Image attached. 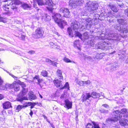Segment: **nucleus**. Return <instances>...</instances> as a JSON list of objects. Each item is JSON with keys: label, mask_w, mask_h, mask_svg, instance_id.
<instances>
[{"label": "nucleus", "mask_w": 128, "mask_h": 128, "mask_svg": "<svg viewBox=\"0 0 128 128\" xmlns=\"http://www.w3.org/2000/svg\"><path fill=\"white\" fill-rule=\"evenodd\" d=\"M83 36V38L84 39H88V38L89 36L88 33L87 32H85L84 33Z\"/></svg>", "instance_id": "72a5a7b5"}, {"label": "nucleus", "mask_w": 128, "mask_h": 128, "mask_svg": "<svg viewBox=\"0 0 128 128\" xmlns=\"http://www.w3.org/2000/svg\"><path fill=\"white\" fill-rule=\"evenodd\" d=\"M74 34L75 36V37L77 36L81 39L82 40V35L79 32L77 31H76V30H75Z\"/></svg>", "instance_id": "b1692460"}, {"label": "nucleus", "mask_w": 128, "mask_h": 128, "mask_svg": "<svg viewBox=\"0 0 128 128\" xmlns=\"http://www.w3.org/2000/svg\"><path fill=\"white\" fill-rule=\"evenodd\" d=\"M65 96V94L64 93H63V94H62L61 96L60 97V98H64V97Z\"/></svg>", "instance_id": "338daca9"}, {"label": "nucleus", "mask_w": 128, "mask_h": 128, "mask_svg": "<svg viewBox=\"0 0 128 128\" xmlns=\"http://www.w3.org/2000/svg\"><path fill=\"white\" fill-rule=\"evenodd\" d=\"M22 108H23L22 106L19 105L16 108V111L18 112L20 110H21Z\"/></svg>", "instance_id": "37998d69"}, {"label": "nucleus", "mask_w": 128, "mask_h": 128, "mask_svg": "<svg viewBox=\"0 0 128 128\" xmlns=\"http://www.w3.org/2000/svg\"><path fill=\"white\" fill-rule=\"evenodd\" d=\"M80 24L78 22L76 21L72 22L71 24V26L74 30H77L80 28Z\"/></svg>", "instance_id": "0eeeda50"}, {"label": "nucleus", "mask_w": 128, "mask_h": 128, "mask_svg": "<svg viewBox=\"0 0 128 128\" xmlns=\"http://www.w3.org/2000/svg\"><path fill=\"white\" fill-rule=\"evenodd\" d=\"M29 94V98L30 100H34L36 98V96L34 94L33 92H30Z\"/></svg>", "instance_id": "aec40b11"}, {"label": "nucleus", "mask_w": 128, "mask_h": 128, "mask_svg": "<svg viewBox=\"0 0 128 128\" xmlns=\"http://www.w3.org/2000/svg\"><path fill=\"white\" fill-rule=\"evenodd\" d=\"M14 90L16 91H19L20 90L19 86L18 84L16 85V84L14 88Z\"/></svg>", "instance_id": "e433bc0d"}, {"label": "nucleus", "mask_w": 128, "mask_h": 128, "mask_svg": "<svg viewBox=\"0 0 128 128\" xmlns=\"http://www.w3.org/2000/svg\"><path fill=\"white\" fill-rule=\"evenodd\" d=\"M46 62H48L49 63H50L52 62V60L48 58L46 59Z\"/></svg>", "instance_id": "680f3d73"}, {"label": "nucleus", "mask_w": 128, "mask_h": 128, "mask_svg": "<svg viewBox=\"0 0 128 128\" xmlns=\"http://www.w3.org/2000/svg\"><path fill=\"white\" fill-rule=\"evenodd\" d=\"M106 44L107 45L105 46V48L104 50H107L109 49L110 48H111V44L108 43H106Z\"/></svg>", "instance_id": "c85d7f7f"}, {"label": "nucleus", "mask_w": 128, "mask_h": 128, "mask_svg": "<svg viewBox=\"0 0 128 128\" xmlns=\"http://www.w3.org/2000/svg\"><path fill=\"white\" fill-rule=\"evenodd\" d=\"M58 25L61 28H63V26H64L67 24L66 22L64 20H62L61 19L60 21L58 23Z\"/></svg>", "instance_id": "6ab92c4d"}, {"label": "nucleus", "mask_w": 128, "mask_h": 128, "mask_svg": "<svg viewBox=\"0 0 128 128\" xmlns=\"http://www.w3.org/2000/svg\"><path fill=\"white\" fill-rule=\"evenodd\" d=\"M54 82L57 87H59L61 89L64 88V86H63L62 81L59 80L58 79H57L54 80Z\"/></svg>", "instance_id": "9b49d317"}, {"label": "nucleus", "mask_w": 128, "mask_h": 128, "mask_svg": "<svg viewBox=\"0 0 128 128\" xmlns=\"http://www.w3.org/2000/svg\"><path fill=\"white\" fill-rule=\"evenodd\" d=\"M127 122H128V121L126 119H122L120 120L119 122L121 125L124 126L128 124Z\"/></svg>", "instance_id": "a211bd4d"}, {"label": "nucleus", "mask_w": 128, "mask_h": 128, "mask_svg": "<svg viewBox=\"0 0 128 128\" xmlns=\"http://www.w3.org/2000/svg\"><path fill=\"white\" fill-rule=\"evenodd\" d=\"M102 106L104 107L107 108H108L109 107L108 105L106 104H104L102 105Z\"/></svg>", "instance_id": "0e129e2a"}, {"label": "nucleus", "mask_w": 128, "mask_h": 128, "mask_svg": "<svg viewBox=\"0 0 128 128\" xmlns=\"http://www.w3.org/2000/svg\"><path fill=\"white\" fill-rule=\"evenodd\" d=\"M57 74L58 76L60 77V78L62 80L63 77L62 75V72L59 69H58L56 71Z\"/></svg>", "instance_id": "5701e85b"}, {"label": "nucleus", "mask_w": 128, "mask_h": 128, "mask_svg": "<svg viewBox=\"0 0 128 128\" xmlns=\"http://www.w3.org/2000/svg\"><path fill=\"white\" fill-rule=\"evenodd\" d=\"M107 16L109 17H112L113 16V15L111 13H108L107 14Z\"/></svg>", "instance_id": "6e6d98bb"}, {"label": "nucleus", "mask_w": 128, "mask_h": 128, "mask_svg": "<svg viewBox=\"0 0 128 128\" xmlns=\"http://www.w3.org/2000/svg\"><path fill=\"white\" fill-rule=\"evenodd\" d=\"M18 37L19 38L22 40H25V36L24 35H22L21 37H20L19 36H16Z\"/></svg>", "instance_id": "49530a36"}, {"label": "nucleus", "mask_w": 128, "mask_h": 128, "mask_svg": "<svg viewBox=\"0 0 128 128\" xmlns=\"http://www.w3.org/2000/svg\"><path fill=\"white\" fill-rule=\"evenodd\" d=\"M27 91V89H26L25 88H23L22 92H22V94H23V95L24 96L26 94Z\"/></svg>", "instance_id": "473e14b6"}, {"label": "nucleus", "mask_w": 128, "mask_h": 128, "mask_svg": "<svg viewBox=\"0 0 128 128\" xmlns=\"http://www.w3.org/2000/svg\"><path fill=\"white\" fill-rule=\"evenodd\" d=\"M78 84L80 86H84V81H80L78 83Z\"/></svg>", "instance_id": "3c124183"}, {"label": "nucleus", "mask_w": 128, "mask_h": 128, "mask_svg": "<svg viewBox=\"0 0 128 128\" xmlns=\"http://www.w3.org/2000/svg\"><path fill=\"white\" fill-rule=\"evenodd\" d=\"M99 94L96 92H92L91 95L90 93H88L86 94L85 96L84 95L83 96L82 100L83 102L87 100L88 99L91 97L94 98H99Z\"/></svg>", "instance_id": "f257e3e1"}, {"label": "nucleus", "mask_w": 128, "mask_h": 128, "mask_svg": "<svg viewBox=\"0 0 128 128\" xmlns=\"http://www.w3.org/2000/svg\"><path fill=\"white\" fill-rule=\"evenodd\" d=\"M52 17L55 22L57 23L60 22L61 19V15L58 13H54L52 14Z\"/></svg>", "instance_id": "39448f33"}, {"label": "nucleus", "mask_w": 128, "mask_h": 128, "mask_svg": "<svg viewBox=\"0 0 128 128\" xmlns=\"http://www.w3.org/2000/svg\"><path fill=\"white\" fill-rule=\"evenodd\" d=\"M45 0V4L48 5L49 6H51L52 5L53 2L52 0Z\"/></svg>", "instance_id": "bb28decb"}, {"label": "nucleus", "mask_w": 128, "mask_h": 128, "mask_svg": "<svg viewBox=\"0 0 128 128\" xmlns=\"http://www.w3.org/2000/svg\"><path fill=\"white\" fill-rule=\"evenodd\" d=\"M60 12L64 13V16L66 18L70 17V12L68 9L66 8H60Z\"/></svg>", "instance_id": "20e7f679"}, {"label": "nucleus", "mask_w": 128, "mask_h": 128, "mask_svg": "<svg viewBox=\"0 0 128 128\" xmlns=\"http://www.w3.org/2000/svg\"><path fill=\"white\" fill-rule=\"evenodd\" d=\"M88 44L89 45H90L91 46H94V43L92 40H91L89 41L88 42Z\"/></svg>", "instance_id": "79ce46f5"}, {"label": "nucleus", "mask_w": 128, "mask_h": 128, "mask_svg": "<svg viewBox=\"0 0 128 128\" xmlns=\"http://www.w3.org/2000/svg\"><path fill=\"white\" fill-rule=\"evenodd\" d=\"M65 103L64 107L67 108L68 109L71 108H72V102L68 100H65Z\"/></svg>", "instance_id": "f8f14e48"}, {"label": "nucleus", "mask_w": 128, "mask_h": 128, "mask_svg": "<svg viewBox=\"0 0 128 128\" xmlns=\"http://www.w3.org/2000/svg\"><path fill=\"white\" fill-rule=\"evenodd\" d=\"M84 84H89L90 82V80H88L86 81H84Z\"/></svg>", "instance_id": "603ef678"}, {"label": "nucleus", "mask_w": 128, "mask_h": 128, "mask_svg": "<svg viewBox=\"0 0 128 128\" xmlns=\"http://www.w3.org/2000/svg\"><path fill=\"white\" fill-rule=\"evenodd\" d=\"M44 33L42 29L39 28L36 30L34 33L32 34V36L35 38H39L43 36Z\"/></svg>", "instance_id": "f03ea898"}, {"label": "nucleus", "mask_w": 128, "mask_h": 128, "mask_svg": "<svg viewBox=\"0 0 128 128\" xmlns=\"http://www.w3.org/2000/svg\"><path fill=\"white\" fill-rule=\"evenodd\" d=\"M42 18L43 19H44L45 20L47 21L50 20V17L46 14L44 13L43 14H42Z\"/></svg>", "instance_id": "dca6fc26"}, {"label": "nucleus", "mask_w": 128, "mask_h": 128, "mask_svg": "<svg viewBox=\"0 0 128 128\" xmlns=\"http://www.w3.org/2000/svg\"><path fill=\"white\" fill-rule=\"evenodd\" d=\"M63 86H64V88H69V84L68 82H66V83L65 85H64Z\"/></svg>", "instance_id": "09e8293b"}, {"label": "nucleus", "mask_w": 128, "mask_h": 128, "mask_svg": "<svg viewBox=\"0 0 128 128\" xmlns=\"http://www.w3.org/2000/svg\"><path fill=\"white\" fill-rule=\"evenodd\" d=\"M32 102H27L26 103L27 104L28 106H29L31 105V104H32Z\"/></svg>", "instance_id": "69168bd1"}, {"label": "nucleus", "mask_w": 128, "mask_h": 128, "mask_svg": "<svg viewBox=\"0 0 128 128\" xmlns=\"http://www.w3.org/2000/svg\"><path fill=\"white\" fill-rule=\"evenodd\" d=\"M94 16L97 17V18H94L95 19H97L98 18L99 15L98 14H95L94 15Z\"/></svg>", "instance_id": "4d7b16f0"}, {"label": "nucleus", "mask_w": 128, "mask_h": 128, "mask_svg": "<svg viewBox=\"0 0 128 128\" xmlns=\"http://www.w3.org/2000/svg\"><path fill=\"white\" fill-rule=\"evenodd\" d=\"M21 85L23 88H24V87H25L26 86V84L23 82H22L21 83Z\"/></svg>", "instance_id": "bf43d9fd"}, {"label": "nucleus", "mask_w": 128, "mask_h": 128, "mask_svg": "<svg viewBox=\"0 0 128 128\" xmlns=\"http://www.w3.org/2000/svg\"><path fill=\"white\" fill-rule=\"evenodd\" d=\"M3 82L4 81L1 78V77H0V86L2 85Z\"/></svg>", "instance_id": "13d9d810"}, {"label": "nucleus", "mask_w": 128, "mask_h": 128, "mask_svg": "<svg viewBox=\"0 0 128 128\" xmlns=\"http://www.w3.org/2000/svg\"><path fill=\"white\" fill-rule=\"evenodd\" d=\"M22 7L24 9L30 8V6L27 4L24 3L22 5Z\"/></svg>", "instance_id": "2f4dec72"}, {"label": "nucleus", "mask_w": 128, "mask_h": 128, "mask_svg": "<svg viewBox=\"0 0 128 128\" xmlns=\"http://www.w3.org/2000/svg\"><path fill=\"white\" fill-rule=\"evenodd\" d=\"M109 6H110V8L111 10H113L114 12H116L118 11V10L116 7L114 5L111 6L109 4L108 5Z\"/></svg>", "instance_id": "cd10ccee"}, {"label": "nucleus", "mask_w": 128, "mask_h": 128, "mask_svg": "<svg viewBox=\"0 0 128 128\" xmlns=\"http://www.w3.org/2000/svg\"><path fill=\"white\" fill-rule=\"evenodd\" d=\"M68 32L69 35L71 37H73L74 35L72 33V30L70 27H69L68 28Z\"/></svg>", "instance_id": "a878e982"}, {"label": "nucleus", "mask_w": 128, "mask_h": 128, "mask_svg": "<svg viewBox=\"0 0 128 128\" xmlns=\"http://www.w3.org/2000/svg\"><path fill=\"white\" fill-rule=\"evenodd\" d=\"M78 5H81L82 4L85 2L86 0H76Z\"/></svg>", "instance_id": "c756f323"}, {"label": "nucleus", "mask_w": 128, "mask_h": 128, "mask_svg": "<svg viewBox=\"0 0 128 128\" xmlns=\"http://www.w3.org/2000/svg\"><path fill=\"white\" fill-rule=\"evenodd\" d=\"M121 26H120L119 25H116L115 26H114V28L116 30H118V31H120V30H121Z\"/></svg>", "instance_id": "ea45409f"}, {"label": "nucleus", "mask_w": 128, "mask_h": 128, "mask_svg": "<svg viewBox=\"0 0 128 128\" xmlns=\"http://www.w3.org/2000/svg\"><path fill=\"white\" fill-rule=\"evenodd\" d=\"M100 111L101 113H103L107 114L108 113V110H105L102 108L100 110Z\"/></svg>", "instance_id": "f704fd0d"}, {"label": "nucleus", "mask_w": 128, "mask_h": 128, "mask_svg": "<svg viewBox=\"0 0 128 128\" xmlns=\"http://www.w3.org/2000/svg\"><path fill=\"white\" fill-rule=\"evenodd\" d=\"M93 127L92 125L90 123L88 124L86 126V128H92Z\"/></svg>", "instance_id": "a18cd8bd"}, {"label": "nucleus", "mask_w": 128, "mask_h": 128, "mask_svg": "<svg viewBox=\"0 0 128 128\" xmlns=\"http://www.w3.org/2000/svg\"><path fill=\"white\" fill-rule=\"evenodd\" d=\"M107 45L106 42H100L98 45V47L99 48L102 49L104 50L105 46L104 45Z\"/></svg>", "instance_id": "2eb2a0df"}, {"label": "nucleus", "mask_w": 128, "mask_h": 128, "mask_svg": "<svg viewBox=\"0 0 128 128\" xmlns=\"http://www.w3.org/2000/svg\"><path fill=\"white\" fill-rule=\"evenodd\" d=\"M63 60L65 62H72L69 58L66 57H64L63 59Z\"/></svg>", "instance_id": "a19ab883"}, {"label": "nucleus", "mask_w": 128, "mask_h": 128, "mask_svg": "<svg viewBox=\"0 0 128 128\" xmlns=\"http://www.w3.org/2000/svg\"><path fill=\"white\" fill-rule=\"evenodd\" d=\"M120 32L124 34L128 33V26H121Z\"/></svg>", "instance_id": "ddd939ff"}, {"label": "nucleus", "mask_w": 128, "mask_h": 128, "mask_svg": "<svg viewBox=\"0 0 128 128\" xmlns=\"http://www.w3.org/2000/svg\"><path fill=\"white\" fill-rule=\"evenodd\" d=\"M38 4L39 5L42 6L45 4V2H44L42 0H36Z\"/></svg>", "instance_id": "7c9ffc66"}, {"label": "nucleus", "mask_w": 128, "mask_h": 128, "mask_svg": "<svg viewBox=\"0 0 128 128\" xmlns=\"http://www.w3.org/2000/svg\"><path fill=\"white\" fill-rule=\"evenodd\" d=\"M24 96L23 95L22 92H20L18 96V97L16 99L17 100L20 102H22L23 100H28V98L26 96Z\"/></svg>", "instance_id": "1a4fd4ad"}, {"label": "nucleus", "mask_w": 128, "mask_h": 128, "mask_svg": "<svg viewBox=\"0 0 128 128\" xmlns=\"http://www.w3.org/2000/svg\"><path fill=\"white\" fill-rule=\"evenodd\" d=\"M3 108L4 109H6L12 107L11 104L9 102L4 103L3 104Z\"/></svg>", "instance_id": "4468645a"}, {"label": "nucleus", "mask_w": 128, "mask_h": 128, "mask_svg": "<svg viewBox=\"0 0 128 128\" xmlns=\"http://www.w3.org/2000/svg\"><path fill=\"white\" fill-rule=\"evenodd\" d=\"M118 22L120 24L122 25H125L126 24V21L122 18L118 19Z\"/></svg>", "instance_id": "412c9836"}, {"label": "nucleus", "mask_w": 128, "mask_h": 128, "mask_svg": "<svg viewBox=\"0 0 128 128\" xmlns=\"http://www.w3.org/2000/svg\"><path fill=\"white\" fill-rule=\"evenodd\" d=\"M57 63L56 62L54 61H52V62L50 63L51 64L56 67L57 66Z\"/></svg>", "instance_id": "de8ad7c7"}, {"label": "nucleus", "mask_w": 128, "mask_h": 128, "mask_svg": "<svg viewBox=\"0 0 128 128\" xmlns=\"http://www.w3.org/2000/svg\"><path fill=\"white\" fill-rule=\"evenodd\" d=\"M39 78V76L38 75L36 76L34 78V79H36L37 80H38Z\"/></svg>", "instance_id": "774afa93"}, {"label": "nucleus", "mask_w": 128, "mask_h": 128, "mask_svg": "<svg viewBox=\"0 0 128 128\" xmlns=\"http://www.w3.org/2000/svg\"><path fill=\"white\" fill-rule=\"evenodd\" d=\"M121 113L120 114L119 118H122L123 117H127L128 116L127 114V110L125 108L122 109L120 111Z\"/></svg>", "instance_id": "423d86ee"}, {"label": "nucleus", "mask_w": 128, "mask_h": 128, "mask_svg": "<svg viewBox=\"0 0 128 128\" xmlns=\"http://www.w3.org/2000/svg\"><path fill=\"white\" fill-rule=\"evenodd\" d=\"M112 35L113 36L115 37L116 38L114 39L117 41L120 40L121 39V36L120 34H113Z\"/></svg>", "instance_id": "4be33fe9"}, {"label": "nucleus", "mask_w": 128, "mask_h": 128, "mask_svg": "<svg viewBox=\"0 0 128 128\" xmlns=\"http://www.w3.org/2000/svg\"><path fill=\"white\" fill-rule=\"evenodd\" d=\"M42 75L44 76H48V73L46 70H42L41 72Z\"/></svg>", "instance_id": "c9c22d12"}, {"label": "nucleus", "mask_w": 128, "mask_h": 128, "mask_svg": "<svg viewBox=\"0 0 128 128\" xmlns=\"http://www.w3.org/2000/svg\"><path fill=\"white\" fill-rule=\"evenodd\" d=\"M86 26L87 27H89L90 28L92 26V19L90 18H89L86 20Z\"/></svg>", "instance_id": "f3484780"}, {"label": "nucleus", "mask_w": 128, "mask_h": 128, "mask_svg": "<svg viewBox=\"0 0 128 128\" xmlns=\"http://www.w3.org/2000/svg\"><path fill=\"white\" fill-rule=\"evenodd\" d=\"M14 0V4L16 5H18L21 3L18 0Z\"/></svg>", "instance_id": "c03bdc74"}, {"label": "nucleus", "mask_w": 128, "mask_h": 128, "mask_svg": "<svg viewBox=\"0 0 128 128\" xmlns=\"http://www.w3.org/2000/svg\"><path fill=\"white\" fill-rule=\"evenodd\" d=\"M98 4L97 2L94 1L92 2V5L91 8V10L93 12H96L97 10L98 9Z\"/></svg>", "instance_id": "6e6552de"}, {"label": "nucleus", "mask_w": 128, "mask_h": 128, "mask_svg": "<svg viewBox=\"0 0 128 128\" xmlns=\"http://www.w3.org/2000/svg\"><path fill=\"white\" fill-rule=\"evenodd\" d=\"M85 2L86 3V7H88L89 8H90L91 10L92 5V2L86 0V1H85Z\"/></svg>", "instance_id": "393cba45"}, {"label": "nucleus", "mask_w": 128, "mask_h": 128, "mask_svg": "<svg viewBox=\"0 0 128 128\" xmlns=\"http://www.w3.org/2000/svg\"><path fill=\"white\" fill-rule=\"evenodd\" d=\"M47 10H48L51 12H52V10L53 9L51 7H47Z\"/></svg>", "instance_id": "5fc2aeb1"}, {"label": "nucleus", "mask_w": 128, "mask_h": 128, "mask_svg": "<svg viewBox=\"0 0 128 128\" xmlns=\"http://www.w3.org/2000/svg\"><path fill=\"white\" fill-rule=\"evenodd\" d=\"M16 83V82H15V83L14 82L12 84H8V85L6 84V86L8 85L9 87L11 88H14Z\"/></svg>", "instance_id": "58836bf2"}, {"label": "nucleus", "mask_w": 128, "mask_h": 128, "mask_svg": "<svg viewBox=\"0 0 128 128\" xmlns=\"http://www.w3.org/2000/svg\"><path fill=\"white\" fill-rule=\"evenodd\" d=\"M28 52L31 54H32L35 53V51L34 50H32Z\"/></svg>", "instance_id": "052dcab7"}, {"label": "nucleus", "mask_w": 128, "mask_h": 128, "mask_svg": "<svg viewBox=\"0 0 128 128\" xmlns=\"http://www.w3.org/2000/svg\"><path fill=\"white\" fill-rule=\"evenodd\" d=\"M124 13L125 15L128 17V8L125 10Z\"/></svg>", "instance_id": "864d4df0"}, {"label": "nucleus", "mask_w": 128, "mask_h": 128, "mask_svg": "<svg viewBox=\"0 0 128 128\" xmlns=\"http://www.w3.org/2000/svg\"><path fill=\"white\" fill-rule=\"evenodd\" d=\"M79 40H75L74 42V44L75 45H77L78 44Z\"/></svg>", "instance_id": "e2e57ef3"}, {"label": "nucleus", "mask_w": 128, "mask_h": 128, "mask_svg": "<svg viewBox=\"0 0 128 128\" xmlns=\"http://www.w3.org/2000/svg\"><path fill=\"white\" fill-rule=\"evenodd\" d=\"M77 2L76 0H70L69 2V6L72 9H74L78 6Z\"/></svg>", "instance_id": "9d476101"}, {"label": "nucleus", "mask_w": 128, "mask_h": 128, "mask_svg": "<svg viewBox=\"0 0 128 128\" xmlns=\"http://www.w3.org/2000/svg\"><path fill=\"white\" fill-rule=\"evenodd\" d=\"M37 103L35 102H32L31 104V106H30V108L31 109L32 108L34 107L35 105L37 104Z\"/></svg>", "instance_id": "8fccbe9b"}, {"label": "nucleus", "mask_w": 128, "mask_h": 128, "mask_svg": "<svg viewBox=\"0 0 128 128\" xmlns=\"http://www.w3.org/2000/svg\"><path fill=\"white\" fill-rule=\"evenodd\" d=\"M92 123L94 126V128H100L98 124L97 123L93 122Z\"/></svg>", "instance_id": "4c0bfd02"}, {"label": "nucleus", "mask_w": 128, "mask_h": 128, "mask_svg": "<svg viewBox=\"0 0 128 128\" xmlns=\"http://www.w3.org/2000/svg\"><path fill=\"white\" fill-rule=\"evenodd\" d=\"M113 113L114 114V116H113L111 118H108L106 120L107 122L108 121L115 122L120 119L119 117L120 114L121 113L120 112L119 110H116L114 111Z\"/></svg>", "instance_id": "7ed1b4c3"}]
</instances>
